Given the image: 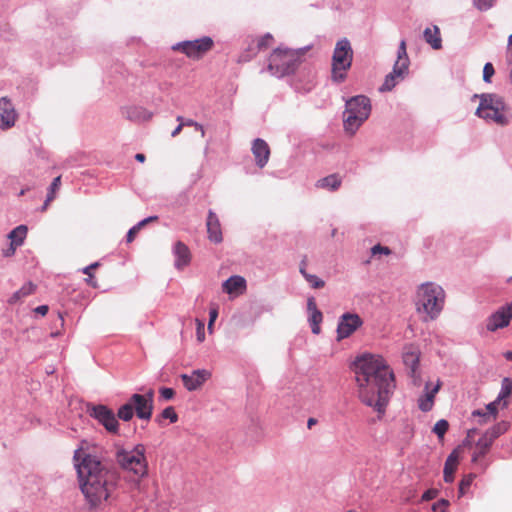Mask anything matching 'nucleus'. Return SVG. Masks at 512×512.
Masks as SVG:
<instances>
[{
	"instance_id": "35",
	"label": "nucleus",
	"mask_w": 512,
	"mask_h": 512,
	"mask_svg": "<svg viewBox=\"0 0 512 512\" xmlns=\"http://www.w3.org/2000/svg\"><path fill=\"white\" fill-rule=\"evenodd\" d=\"M323 320V315L321 311H315L314 313L309 314V321L311 323V329L314 334H319L321 331L320 323Z\"/></svg>"
},
{
	"instance_id": "5",
	"label": "nucleus",
	"mask_w": 512,
	"mask_h": 512,
	"mask_svg": "<svg viewBox=\"0 0 512 512\" xmlns=\"http://www.w3.org/2000/svg\"><path fill=\"white\" fill-rule=\"evenodd\" d=\"M343 113L344 129L355 134L362 123L369 117L371 104L369 98H348Z\"/></svg>"
},
{
	"instance_id": "64",
	"label": "nucleus",
	"mask_w": 512,
	"mask_h": 512,
	"mask_svg": "<svg viewBox=\"0 0 512 512\" xmlns=\"http://www.w3.org/2000/svg\"><path fill=\"white\" fill-rule=\"evenodd\" d=\"M242 58L244 59V61H247V60H248V58H247V57H245V56H242Z\"/></svg>"
},
{
	"instance_id": "50",
	"label": "nucleus",
	"mask_w": 512,
	"mask_h": 512,
	"mask_svg": "<svg viewBox=\"0 0 512 512\" xmlns=\"http://www.w3.org/2000/svg\"><path fill=\"white\" fill-rule=\"evenodd\" d=\"M307 310L309 314L314 313L315 311H319L317 308L316 301L313 297L308 298Z\"/></svg>"
},
{
	"instance_id": "61",
	"label": "nucleus",
	"mask_w": 512,
	"mask_h": 512,
	"mask_svg": "<svg viewBox=\"0 0 512 512\" xmlns=\"http://www.w3.org/2000/svg\"><path fill=\"white\" fill-rule=\"evenodd\" d=\"M479 96L478 94H474V97ZM480 96H491L490 94H481Z\"/></svg>"
},
{
	"instance_id": "9",
	"label": "nucleus",
	"mask_w": 512,
	"mask_h": 512,
	"mask_svg": "<svg viewBox=\"0 0 512 512\" xmlns=\"http://www.w3.org/2000/svg\"><path fill=\"white\" fill-rule=\"evenodd\" d=\"M477 108L479 117L491 120L498 124L507 123V111L500 98H481Z\"/></svg>"
},
{
	"instance_id": "21",
	"label": "nucleus",
	"mask_w": 512,
	"mask_h": 512,
	"mask_svg": "<svg viewBox=\"0 0 512 512\" xmlns=\"http://www.w3.org/2000/svg\"><path fill=\"white\" fill-rule=\"evenodd\" d=\"M252 153L254 155L257 166L259 168H263L269 160L270 148L263 139L257 138L253 141Z\"/></svg>"
},
{
	"instance_id": "46",
	"label": "nucleus",
	"mask_w": 512,
	"mask_h": 512,
	"mask_svg": "<svg viewBox=\"0 0 512 512\" xmlns=\"http://www.w3.org/2000/svg\"><path fill=\"white\" fill-rule=\"evenodd\" d=\"M161 397L164 400H170L174 397L175 392L172 388L163 387L159 390Z\"/></svg>"
},
{
	"instance_id": "2",
	"label": "nucleus",
	"mask_w": 512,
	"mask_h": 512,
	"mask_svg": "<svg viewBox=\"0 0 512 512\" xmlns=\"http://www.w3.org/2000/svg\"><path fill=\"white\" fill-rule=\"evenodd\" d=\"M79 487L90 508H97L115 491L118 474L97 456L78 449L74 453Z\"/></svg>"
},
{
	"instance_id": "20",
	"label": "nucleus",
	"mask_w": 512,
	"mask_h": 512,
	"mask_svg": "<svg viewBox=\"0 0 512 512\" xmlns=\"http://www.w3.org/2000/svg\"><path fill=\"white\" fill-rule=\"evenodd\" d=\"M441 385L442 382L440 380H437V383L433 388H430V384L426 383L425 393L418 399V407L421 411L428 412L433 408L435 396L440 390Z\"/></svg>"
},
{
	"instance_id": "39",
	"label": "nucleus",
	"mask_w": 512,
	"mask_h": 512,
	"mask_svg": "<svg viewBox=\"0 0 512 512\" xmlns=\"http://www.w3.org/2000/svg\"><path fill=\"white\" fill-rule=\"evenodd\" d=\"M61 183L60 176L56 177L53 182L50 185V193L47 195V199L45 201V205L43 207V210L46 209L48 203L54 199V193L59 188Z\"/></svg>"
},
{
	"instance_id": "41",
	"label": "nucleus",
	"mask_w": 512,
	"mask_h": 512,
	"mask_svg": "<svg viewBox=\"0 0 512 512\" xmlns=\"http://www.w3.org/2000/svg\"><path fill=\"white\" fill-rule=\"evenodd\" d=\"M494 73L495 70L492 63H486L483 68V80L489 83Z\"/></svg>"
},
{
	"instance_id": "28",
	"label": "nucleus",
	"mask_w": 512,
	"mask_h": 512,
	"mask_svg": "<svg viewBox=\"0 0 512 512\" xmlns=\"http://www.w3.org/2000/svg\"><path fill=\"white\" fill-rule=\"evenodd\" d=\"M512 394V379L504 378L501 383V390L497 396V403H502V409L509 404V398Z\"/></svg>"
},
{
	"instance_id": "27",
	"label": "nucleus",
	"mask_w": 512,
	"mask_h": 512,
	"mask_svg": "<svg viewBox=\"0 0 512 512\" xmlns=\"http://www.w3.org/2000/svg\"><path fill=\"white\" fill-rule=\"evenodd\" d=\"M274 44V37L267 33L255 40L252 41L249 46V51L252 52L253 55L257 54L259 51L266 50L270 48Z\"/></svg>"
},
{
	"instance_id": "26",
	"label": "nucleus",
	"mask_w": 512,
	"mask_h": 512,
	"mask_svg": "<svg viewBox=\"0 0 512 512\" xmlns=\"http://www.w3.org/2000/svg\"><path fill=\"white\" fill-rule=\"evenodd\" d=\"M423 36L425 41L435 50H438L442 47V39L440 35V29L438 26L427 27Z\"/></svg>"
},
{
	"instance_id": "40",
	"label": "nucleus",
	"mask_w": 512,
	"mask_h": 512,
	"mask_svg": "<svg viewBox=\"0 0 512 512\" xmlns=\"http://www.w3.org/2000/svg\"><path fill=\"white\" fill-rule=\"evenodd\" d=\"M162 418L169 419L171 423H175L178 420V415L172 406L166 407L162 413Z\"/></svg>"
},
{
	"instance_id": "12",
	"label": "nucleus",
	"mask_w": 512,
	"mask_h": 512,
	"mask_svg": "<svg viewBox=\"0 0 512 512\" xmlns=\"http://www.w3.org/2000/svg\"><path fill=\"white\" fill-rule=\"evenodd\" d=\"M90 415L97 419L99 423H101L108 432L113 434H116L118 432V421L113 411L108 407L104 405L94 406L91 410Z\"/></svg>"
},
{
	"instance_id": "52",
	"label": "nucleus",
	"mask_w": 512,
	"mask_h": 512,
	"mask_svg": "<svg viewBox=\"0 0 512 512\" xmlns=\"http://www.w3.org/2000/svg\"><path fill=\"white\" fill-rule=\"evenodd\" d=\"M184 126H194L197 130L200 131L201 136L204 137L205 131L202 125L194 122L193 120H187L186 122H183Z\"/></svg>"
},
{
	"instance_id": "36",
	"label": "nucleus",
	"mask_w": 512,
	"mask_h": 512,
	"mask_svg": "<svg viewBox=\"0 0 512 512\" xmlns=\"http://www.w3.org/2000/svg\"><path fill=\"white\" fill-rule=\"evenodd\" d=\"M448 429H449L448 421L445 419H440L435 423L432 430L437 435L439 440L442 441L444 439V436H445L446 432L448 431Z\"/></svg>"
},
{
	"instance_id": "48",
	"label": "nucleus",
	"mask_w": 512,
	"mask_h": 512,
	"mask_svg": "<svg viewBox=\"0 0 512 512\" xmlns=\"http://www.w3.org/2000/svg\"><path fill=\"white\" fill-rule=\"evenodd\" d=\"M138 114L135 116V119L137 120H143V121H146V120H149L151 118V114L148 113L147 111L145 110H142V109H136L135 110Z\"/></svg>"
},
{
	"instance_id": "57",
	"label": "nucleus",
	"mask_w": 512,
	"mask_h": 512,
	"mask_svg": "<svg viewBox=\"0 0 512 512\" xmlns=\"http://www.w3.org/2000/svg\"><path fill=\"white\" fill-rule=\"evenodd\" d=\"M16 248H17V246H12V244L10 243V247L4 251V256L10 257V256L14 255Z\"/></svg>"
},
{
	"instance_id": "32",
	"label": "nucleus",
	"mask_w": 512,
	"mask_h": 512,
	"mask_svg": "<svg viewBox=\"0 0 512 512\" xmlns=\"http://www.w3.org/2000/svg\"><path fill=\"white\" fill-rule=\"evenodd\" d=\"M36 286L32 282L24 284L18 291H16L9 299L10 304H15L22 298L34 293Z\"/></svg>"
},
{
	"instance_id": "17",
	"label": "nucleus",
	"mask_w": 512,
	"mask_h": 512,
	"mask_svg": "<svg viewBox=\"0 0 512 512\" xmlns=\"http://www.w3.org/2000/svg\"><path fill=\"white\" fill-rule=\"evenodd\" d=\"M17 113L8 98H0V128L8 129L15 124Z\"/></svg>"
},
{
	"instance_id": "29",
	"label": "nucleus",
	"mask_w": 512,
	"mask_h": 512,
	"mask_svg": "<svg viewBox=\"0 0 512 512\" xmlns=\"http://www.w3.org/2000/svg\"><path fill=\"white\" fill-rule=\"evenodd\" d=\"M509 427H510L509 422L501 421V422H498L497 424H495L494 426H492L491 428H489L488 430H486L483 435L485 437H487L488 441H490L493 444V442L498 437H500L501 435H503L504 433H506L508 431Z\"/></svg>"
},
{
	"instance_id": "56",
	"label": "nucleus",
	"mask_w": 512,
	"mask_h": 512,
	"mask_svg": "<svg viewBox=\"0 0 512 512\" xmlns=\"http://www.w3.org/2000/svg\"><path fill=\"white\" fill-rule=\"evenodd\" d=\"M99 266H100L99 262H94V263L90 264L89 266L83 268L82 272L88 273V271H93V270L97 269Z\"/></svg>"
},
{
	"instance_id": "34",
	"label": "nucleus",
	"mask_w": 512,
	"mask_h": 512,
	"mask_svg": "<svg viewBox=\"0 0 512 512\" xmlns=\"http://www.w3.org/2000/svg\"><path fill=\"white\" fill-rule=\"evenodd\" d=\"M134 413V406L131 399H129L127 403L118 409L117 416L123 421H129L133 418Z\"/></svg>"
},
{
	"instance_id": "1",
	"label": "nucleus",
	"mask_w": 512,
	"mask_h": 512,
	"mask_svg": "<svg viewBox=\"0 0 512 512\" xmlns=\"http://www.w3.org/2000/svg\"><path fill=\"white\" fill-rule=\"evenodd\" d=\"M358 397L362 403L384 413L395 388L394 374L380 355L365 354L354 363Z\"/></svg>"
},
{
	"instance_id": "49",
	"label": "nucleus",
	"mask_w": 512,
	"mask_h": 512,
	"mask_svg": "<svg viewBox=\"0 0 512 512\" xmlns=\"http://www.w3.org/2000/svg\"><path fill=\"white\" fill-rule=\"evenodd\" d=\"M85 275H87L88 277L85 279V282L93 287V288H97L98 287V283L97 281L94 279V275H93V271H88V273H84Z\"/></svg>"
},
{
	"instance_id": "44",
	"label": "nucleus",
	"mask_w": 512,
	"mask_h": 512,
	"mask_svg": "<svg viewBox=\"0 0 512 512\" xmlns=\"http://www.w3.org/2000/svg\"><path fill=\"white\" fill-rule=\"evenodd\" d=\"M494 1L495 0H474V4L479 10L483 11L490 9L493 6Z\"/></svg>"
},
{
	"instance_id": "14",
	"label": "nucleus",
	"mask_w": 512,
	"mask_h": 512,
	"mask_svg": "<svg viewBox=\"0 0 512 512\" xmlns=\"http://www.w3.org/2000/svg\"><path fill=\"white\" fill-rule=\"evenodd\" d=\"M362 320L357 314L345 313L341 316L337 327V338L342 340L353 334L361 325Z\"/></svg>"
},
{
	"instance_id": "25",
	"label": "nucleus",
	"mask_w": 512,
	"mask_h": 512,
	"mask_svg": "<svg viewBox=\"0 0 512 512\" xmlns=\"http://www.w3.org/2000/svg\"><path fill=\"white\" fill-rule=\"evenodd\" d=\"M486 409L487 413L481 410H475L472 412L473 417L479 416L483 418V420L480 421V424L487 423L490 418L495 419L497 417L498 410L502 409V403H497V399H495L486 406Z\"/></svg>"
},
{
	"instance_id": "15",
	"label": "nucleus",
	"mask_w": 512,
	"mask_h": 512,
	"mask_svg": "<svg viewBox=\"0 0 512 512\" xmlns=\"http://www.w3.org/2000/svg\"><path fill=\"white\" fill-rule=\"evenodd\" d=\"M420 352L417 347L413 345L406 346L403 352V362L410 370V376L413 379V384L420 385V375L418 374Z\"/></svg>"
},
{
	"instance_id": "11",
	"label": "nucleus",
	"mask_w": 512,
	"mask_h": 512,
	"mask_svg": "<svg viewBox=\"0 0 512 512\" xmlns=\"http://www.w3.org/2000/svg\"><path fill=\"white\" fill-rule=\"evenodd\" d=\"M130 399L134 406L136 416L142 420H150L154 407V391L150 389L145 395L133 394Z\"/></svg>"
},
{
	"instance_id": "54",
	"label": "nucleus",
	"mask_w": 512,
	"mask_h": 512,
	"mask_svg": "<svg viewBox=\"0 0 512 512\" xmlns=\"http://www.w3.org/2000/svg\"><path fill=\"white\" fill-rule=\"evenodd\" d=\"M48 310L49 308L47 305H40L36 307L34 311L42 316H45L48 313Z\"/></svg>"
},
{
	"instance_id": "42",
	"label": "nucleus",
	"mask_w": 512,
	"mask_h": 512,
	"mask_svg": "<svg viewBox=\"0 0 512 512\" xmlns=\"http://www.w3.org/2000/svg\"><path fill=\"white\" fill-rule=\"evenodd\" d=\"M448 506H449V501L446 499H441L432 505V510L434 512H446Z\"/></svg>"
},
{
	"instance_id": "19",
	"label": "nucleus",
	"mask_w": 512,
	"mask_h": 512,
	"mask_svg": "<svg viewBox=\"0 0 512 512\" xmlns=\"http://www.w3.org/2000/svg\"><path fill=\"white\" fill-rule=\"evenodd\" d=\"M247 288L246 280L239 275H234L228 278L222 284L224 292L232 297H236L245 293Z\"/></svg>"
},
{
	"instance_id": "53",
	"label": "nucleus",
	"mask_w": 512,
	"mask_h": 512,
	"mask_svg": "<svg viewBox=\"0 0 512 512\" xmlns=\"http://www.w3.org/2000/svg\"><path fill=\"white\" fill-rule=\"evenodd\" d=\"M177 120L180 121V124L172 131L171 133V136L172 137H176L181 131H182V128L184 127V124H183V118L181 116L177 117Z\"/></svg>"
},
{
	"instance_id": "16",
	"label": "nucleus",
	"mask_w": 512,
	"mask_h": 512,
	"mask_svg": "<svg viewBox=\"0 0 512 512\" xmlns=\"http://www.w3.org/2000/svg\"><path fill=\"white\" fill-rule=\"evenodd\" d=\"M211 376V373L205 369L194 370L190 375L182 374L181 379L184 387L188 391L199 389Z\"/></svg>"
},
{
	"instance_id": "7",
	"label": "nucleus",
	"mask_w": 512,
	"mask_h": 512,
	"mask_svg": "<svg viewBox=\"0 0 512 512\" xmlns=\"http://www.w3.org/2000/svg\"><path fill=\"white\" fill-rule=\"evenodd\" d=\"M300 57L301 55L297 51L277 48L269 57L268 69L272 75L283 77L295 71Z\"/></svg>"
},
{
	"instance_id": "38",
	"label": "nucleus",
	"mask_w": 512,
	"mask_h": 512,
	"mask_svg": "<svg viewBox=\"0 0 512 512\" xmlns=\"http://www.w3.org/2000/svg\"><path fill=\"white\" fill-rule=\"evenodd\" d=\"M475 477V474L470 473L462 478V480L459 483V494L461 496L464 495L466 491L469 489Z\"/></svg>"
},
{
	"instance_id": "60",
	"label": "nucleus",
	"mask_w": 512,
	"mask_h": 512,
	"mask_svg": "<svg viewBox=\"0 0 512 512\" xmlns=\"http://www.w3.org/2000/svg\"><path fill=\"white\" fill-rule=\"evenodd\" d=\"M504 357L508 361H512V349L504 353Z\"/></svg>"
},
{
	"instance_id": "47",
	"label": "nucleus",
	"mask_w": 512,
	"mask_h": 512,
	"mask_svg": "<svg viewBox=\"0 0 512 512\" xmlns=\"http://www.w3.org/2000/svg\"><path fill=\"white\" fill-rule=\"evenodd\" d=\"M438 495V490L437 489H428L427 491H425L421 497V500L422 501H430L432 499H435Z\"/></svg>"
},
{
	"instance_id": "58",
	"label": "nucleus",
	"mask_w": 512,
	"mask_h": 512,
	"mask_svg": "<svg viewBox=\"0 0 512 512\" xmlns=\"http://www.w3.org/2000/svg\"><path fill=\"white\" fill-rule=\"evenodd\" d=\"M317 420L315 418H309L307 421V427L311 429L314 425H316Z\"/></svg>"
},
{
	"instance_id": "55",
	"label": "nucleus",
	"mask_w": 512,
	"mask_h": 512,
	"mask_svg": "<svg viewBox=\"0 0 512 512\" xmlns=\"http://www.w3.org/2000/svg\"><path fill=\"white\" fill-rule=\"evenodd\" d=\"M507 55H508L509 61L512 62V34L508 38Z\"/></svg>"
},
{
	"instance_id": "43",
	"label": "nucleus",
	"mask_w": 512,
	"mask_h": 512,
	"mask_svg": "<svg viewBox=\"0 0 512 512\" xmlns=\"http://www.w3.org/2000/svg\"><path fill=\"white\" fill-rule=\"evenodd\" d=\"M196 336H197V340L199 342H203L204 339H205V328H204V323L199 320V319H196Z\"/></svg>"
},
{
	"instance_id": "45",
	"label": "nucleus",
	"mask_w": 512,
	"mask_h": 512,
	"mask_svg": "<svg viewBox=\"0 0 512 512\" xmlns=\"http://www.w3.org/2000/svg\"><path fill=\"white\" fill-rule=\"evenodd\" d=\"M371 252L373 255H376V254L390 255L391 254V250L388 247L382 246L380 244L373 246L371 248Z\"/></svg>"
},
{
	"instance_id": "62",
	"label": "nucleus",
	"mask_w": 512,
	"mask_h": 512,
	"mask_svg": "<svg viewBox=\"0 0 512 512\" xmlns=\"http://www.w3.org/2000/svg\"><path fill=\"white\" fill-rule=\"evenodd\" d=\"M509 78H510V81L512 82V69L510 70Z\"/></svg>"
},
{
	"instance_id": "37",
	"label": "nucleus",
	"mask_w": 512,
	"mask_h": 512,
	"mask_svg": "<svg viewBox=\"0 0 512 512\" xmlns=\"http://www.w3.org/2000/svg\"><path fill=\"white\" fill-rule=\"evenodd\" d=\"M300 272L302 273V275L304 276V278L310 283V285L315 288V289H319V288H322L324 287L325 283L323 280H321L320 278H318L317 276L315 275H311V274H308L305 269H304V264L301 266L300 268Z\"/></svg>"
},
{
	"instance_id": "18",
	"label": "nucleus",
	"mask_w": 512,
	"mask_h": 512,
	"mask_svg": "<svg viewBox=\"0 0 512 512\" xmlns=\"http://www.w3.org/2000/svg\"><path fill=\"white\" fill-rule=\"evenodd\" d=\"M491 446L492 443L488 441L487 437L484 435H482L475 443L471 461L474 464H479L482 468V471H485L488 468V464L481 463V459H483L488 454Z\"/></svg>"
},
{
	"instance_id": "33",
	"label": "nucleus",
	"mask_w": 512,
	"mask_h": 512,
	"mask_svg": "<svg viewBox=\"0 0 512 512\" xmlns=\"http://www.w3.org/2000/svg\"><path fill=\"white\" fill-rule=\"evenodd\" d=\"M158 219L157 216H150L148 218H145L143 219L142 221H140L137 225L133 226L127 233V242L128 243H131L137 233L148 223L152 222V221H156Z\"/></svg>"
},
{
	"instance_id": "3",
	"label": "nucleus",
	"mask_w": 512,
	"mask_h": 512,
	"mask_svg": "<svg viewBox=\"0 0 512 512\" xmlns=\"http://www.w3.org/2000/svg\"><path fill=\"white\" fill-rule=\"evenodd\" d=\"M115 458L119 467L126 472L131 481L136 484L148 474L145 447L141 444L136 445L131 450H117Z\"/></svg>"
},
{
	"instance_id": "59",
	"label": "nucleus",
	"mask_w": 512,
	"mask_h": 512,
	"mask_svg": "<svg viewBox=\"0 0 512 512\" xmlns=\"http://www.w3.org/2000/svg\"><path fill=\"white\" fill-rule=\"evenodd\" d=\"M135 159H136L137 161H139V162L143 163V162L145 161L146 157H145V155H144V154H142V153H137V154L135 155Z\"/></svg>"
},
{
	"instance_id": "30",
	"label": "nucleus",
	"mask_w": 512,
	"mask_h": 512,
	"mask_svg": "<svg viewBox=\"0 0 512 512\" xmlns=\"http://www.w3.org/2000/svg\"><path fill=\"white\" fill-rule=\"evenodd\" d=\"M341 178L337 174H331L317 181L316 186L318 188L337 190L341 185Z\"/></svg>"
},
{
	"instance_id": "63",
	"label": "nucleus",
	"mask_w": 512,
	"mask_h": 512,
	"mask_svg": "<svg viewBox=\"0 0 512 512\" xmlns=\"http://www.w3.org/2000/svg\"><path fill=\"white\" fill-rule=\"evenodd\" d=\"M474 432H475V430H469V431H468V436H470V435H471L472 433H474Z\"/></svg>"
},
{
	"instance_id": "10",
	"label": "nucleus",
	"mask_w": 512,
	"mask_h": 512,
	"mask_svg": "<svg viewBox=\"0 0 512 512\" xmlns=\"http://www.w3.org/2000/svg\"><path fill=\"white\" fill-rule=\"evenodd\" d=\"M214 41L209 36H204L191 41H183L173 46V50L185 54L188 58L199 60L212 50Z\"/></svg>"
},
{
	"instance_id": "13",
	"label": "nucleus",
	"mask_w": 512,
	"mask_h": 512,
	"mask_svg": "<svg viewBox=\"0 0 512 512\" xmlns=\"http://www.w3.org/2000/svg\"><path fill=\"white\" fill-rule=\"evenodd\" d=\"M512 319V302L500 307L487 320V330L494 332L507 327Z\"/></svg>"
},
{
	"instance_id": "6",
	"label": "nucleus",
	"mask_w": 512,
	"mask_h": 512,
	"mask_svg": "<svg viewBox=\"0 0 512 512\" xmlns=\"http://www.w3.org/2000/svg\"><path fill=\"white\" fill-rule=\"evenodd\" d=\"M353 50L348 39L339 40L334 48L331 63V77L334 82H342L351 68Z\"/></svg>"
},
{
	"instance_id": "8",
	"label": "nucleus",
	"mask_w": 512,
	"mask_h": 512,
	"mask_svg": "<svg viewBox=\"0 0 512 512\" xmlns=\"http://www.w3.org/2000/svg\"><path fill=\"white\" fill-rule=\"evenodd\" d=\"M409 57L407 55L406 41L402 40L398 47L397 60L394 64L393 71L385 78L384 83L379 88L380 92H389L408 74Z\"/></svg>"
},
{
	"instance_id": "22",
	"label": "nucleus",
	"mask_w": 512,
	"mask_h": 512,
	"mask_svg": "<svg viewBox=\"0 0 512 512\" xmlns=\"http://www.w3.org/2000/svg\"><path fill=\"white\" fill-rule=\"evenodd\" d=\"M207 233L210 241L220 243L223 240L220 221L213 211H209L207 217Z\"/></svg>"
},
{
	"instance_id": "4",
	"label": "nucleus",
	"mask_w": 512,
	"mask_h": 512,
	"mask_svg": "<svg viewBox=\"0 0 512 512\" xmlns=\"http://www.w3.org/2000/svg\"><path fill=\"white\" fill-rule=\"evenodd\" d=\"M444 290L434 283L420 285L416 292L415 305L418 312L425 313L429 319H435L443 309Z\"/></svg>"
},
{
	"instance_id": "51",
	"label": "nucleus",
	"mask_w": 512,
	"mask_h": 512,
	"mask_svg": "<svg viewBox=\"0 0 512 512\" xmlns=\"http://www.w3.org/2000/svg\"><path fill=\"white\" fill-rule=\"evenodd\" d=\"M218 316L217 308H212L209 313L208 329H211Z\"/></svg>"
},
{
	"instance_id": "24",
	"label": "nucleus",
	"mask_w": 512,
	"mask_h": 512,
	"mask_svg": "<svg viewBox=\"0 0 512 512\" xmlns=\"http://www.w3.org/2000/svg\"><path fill=\"white\" fill-rule=\"evenodd\" d=\"M174 254L176 257L175 266L177 269H183L191 261V253L187 245L178 241L174 247Z\"/></svg>"
},
{
	"instance_id": "23",
	"label": "nucleus",
	"mask_w": 512,
	"mask_h": 512,
	"mask_svg": "<svg viewBox=\"0 0 512 512\" xmlns=\"http://www.w3.org/2000/svg\"><path fill=\"white\" fill-rule=\"evenodd\" d=\"M459 458V449H454L447 457L443 470V478L446 483L454 481V474L459 465Z\"/></svg>"
},
{
	"instance_id": "31",
	"label": "nucleus",
	"mask_w": 512,
	"mask_h": 512,
	"mask_svg": "<svg viewBox=\"0 0 512 512\" xmlns=\"http://www.w3.org/2000/svg\"><path fill=\"white\" fill-rule=\"evenodd\" d=\"M28 229L25 225H19L14 228L8 235V238L11 240L12 246H21L24 242V239L27 236Z\"/></svg>"
}]
</instances>
